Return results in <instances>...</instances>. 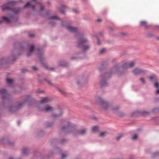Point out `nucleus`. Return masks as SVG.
<instances>
[{
	"label": "nucleus",
	"mask_w": 159,
	"mask_h": 159,
	"mask_svg": "<svg viewBox=\"0 0 159 159\" xmlns=\"http://www.w3.org/2000/svg\"><path fill=\"white\" fill-rule=\"evenodd\" d=\"M87 132V129L84 128L80 130L78 132V134H80L81 135H84Z\"/></svg>",
	"instance_id": "obj_17"
},
{
	"label": "nucleus",
	"mask_w": 159,
	"mask_h": 159,
	"mask_svg": "<svg viewBox=\"0 0 159 159\" xmlns=\"http://www.w3.org/2000/svg\"><path fill=\"white\" fill-rule=\"evenodd\" d=\"M14 45L18 47V50L19 51H23L28 50L29 52L27 54V56L28 57L31 55L34 49V46L33 45H31L30 48L29 49L30 45L28 42H27L16 43L14 44Z\"/></svg>",
	"instance_id": "obj_2"
},
{
	"label": "nucleus",
	"mask_w": 159,
	"mask_h": 159,
	"mask_svg": "<svg viewBox=\"0 0 159 159\" xmlns=\"http://www.w3.org/2000/svg\"><path fill=\"white\" fill-rule=\"evenodd\" d=\"M59 111L61 112V113L59 114H56L55 113H53L52 114V117L54 118H56L61 116L62 114V110L61 109H59Z\"/></svg>",
	"instance_id": "obj_18"
},
{
	"label": "nucleus",
	"mask_w": 159,
	"mask_h": 159,
	"mask_svg": "<svg viewBox=\"0 0 159 159\" xmlns=\"http://www.w3.org/2000/svg\"><path fill=\"white\" fill-rule=\"evenodd\" d=\"M107 132H103L100 133L99 134V136L101 137H103L106 134Z\"/></svg>",
	"instance_id": "obj_37"
},
{
	"label": "nucleus",
	"mask_w": 159,
	"mask_h": 159,
	"mask_svg": "<svg viewBox=\"0 0 159 159\" xmlns=\"http://www.w3.org/2000/svg\"><path fill=\"white\" fill-rule=\"evenodd\" d=\"M44 9V8L43 7L41 6L39 11L40 15L44 17H46L50 14L51 11L49 10H48L44 14H42V11H43Z\"/></svg>",
	"instance_id": "obj_14"
},
{
	"label": "nucleus",
	"mask_w": 159,
	"mask_h": 159,
	"mask_svg": "<svg viewBox=\"0 0 159 159\" xmlns=\"http://www.w3.org/2000/svg\"><path fill=\"white\" fill-rule=\"evenodd\" d=\"M16 54L15 55L12 53V54H11V57H12L11 58L12 59L13 58L14 60H15V59H14V57H16Z\"/></svg>",
	"instance_id": "obj_48"
},
{
	"label": "nucleus",
	"mask_w": 159,
	"mask_h": 159,
	"mask_svg": "<svg viewBox=\"0 0 159 159\" xmlns=\"http://www.w3.org/2000/svg\"><path fill=\"white\" fill-rule=\"evenodd\" d=\"M73 11L75 13H77L78 12V11L77 10L75 9L73 10Z\"/></svg>",
	"instance_id": "obj_56"
},
{
	"label": "nucleus",
	"mask_w": 159,
	"mask_h": 159,
	"mask_svg": "<svg viewBox=\"0 0 159 159\" xmlns=\"http://www.w3.org/2000/svg\"><path fill=\"white\" fill-rule=\"evenodd\" d=\"M140 80L141 81L143 84L145 83V81L144 79L143 78H141L140 79Z\"/></svg>",
	"instance_id": "obj_44"
},
{
	"label": "nucleus",
	"mask_w": 159,
	"mask_h": 159,
	"mask_svg": "<svg viewBox=\"0 0 159 159\" xmlns=\"http://www.w3.org/2000/svg\"><path fill=\"white\" fill-rule=\"evenodd\" d=\"M49 19L51 20H61V18L58 17L57 16H50L49 18Z\"/></svg>",
	"instance_id": "obj_21"
},
{
	"label": "nucleus",
	"mask_w": 159,
	"mask_h": 159,
	"mask_svg": "<svg viewBox=\"0 0 159 159\" xmlns=\"http://www.w3.org/2000/svg\"><path fill=\"white\" fill-rule=\"evenodd\" d=\"M51 101V99L48 98H45L42 99L40 101V102L42 103H47Z\"/></svg>",
	"instance_id": "obj_16"
},
{
	"label": "nucleus",
	"mask_w": 159,
	"mask_h": 159,
	"mask_svg": "<svg viewBox=\"0 0 159 159\" xmlns=\"http://www.w3.org/2000/svg\"><path fill=\"white\" fill-rule=\"evenodd\" d=\"M31 5V3L30 2H28L24 6V8H26L27 7H29Z\"/></svg>",
	"instance_id": "obj_32"
},
{
	"label": "nucleus",
	"mask_w": 159,
	"mask_h": 159,
	"mask_svg": "<svg viewBox=\"0 0 159 159\" xmlns=\"http://www.w3.org/2000/svg\"><path fill=\"white\" fill-rule=\"evenodd\" d=\"M32 10L33 11H34L35 10V7L34 5H33L32 7Z\"/></svg>",
	"instance_id": "obj_53"
},
{
	"label": "nucleus",
	"mask_w": 159,
	"mask_h": 159,
	"mask_svg": "<svg viewBox=\"0 0 159 159\" xmlns=\"http://www.w3.org/2000/svg\"><path fill=\"white\" fill-rule=\"evenodd\" d=\"M128 62L124 63L123 65L119 66L118 65H116L113 67L111 70L109 72H106L104 75V78H107L110 77L111 74L113 73H118L119 75H122L124 74V72H120V70L124 69L129 68Z\"/></svg>",
	"instance_id": "obj_1"
},
{
	"label": "nucleus",
	"mask_w": 159,
	"mask_h": 159,
	"mask_svg": "<svg viewBox=\"0 0 159 159\" xmlns=\"http://www.w3.org/2000/svg\"><path fill=\"white\" fill-rule=\"evenodd\" d=\"M75 128L69 121L67 122L64 125H63L61 129V131L65 133H68L74 131Z\"/></svg>",
	"instance_id": "obj_6"
},
{
	"label": "nucleus",
	"mask_w": 159,
	"mask_h": 159,
	"mask_svg": "<svg viewBox=\"0 0 159 159\" xmlns=\"http://www.w3.org/2000/svg\"><path fill=\"white\" fill-rule=\"evenodd\" d=\"M88 41L87 39L82 36L79 37L78 38L77 47L81 48L84 52L87 51L90 49V47L89 44H85Z\"/></svg>",
	"instance_id": "obj_5"
},
{
	"label": "nucleus",
	"mask_w": 159,
	"mask_h": 159,
	"mask_svg": "<svg viewBox=\"0 0 159 159\" xmlns=\"http://www.w3.org/2000/svg\"><path fill=\"white\" fill-rule=\"evenodd\" d=\"M6 140V139L4 138L0 139V144H2L4 143Z\"/></svg>",
	"instance_id": "obj_29"
},
{
	"label": "nucleus",
	"mask_w": 159,
	"mask_h": 159,
	"mask_svg": "<svg viewBox=\"0 0 159 159\" xmlns=\"http://www.w3.org/2000/svg\"><path fill=\"white\" fill-rule=\"evenodd\" d=\"M61 12L62 14H65V11L63 10H61Z\"/></svg>",
	"instance_id": "obj_54"
},
{
	"label": "nucleus",
	"mask_w": 159,
	"mask_h": 159,
	"mask_svg": "<svg viewBox=\"0 0 159 159\" xmlns=\"http://www.w3.org/2000/svg\"><path fill=\"white\" fill-rule=\"evenodd\" d=\"M109 29H110V31H113L114 30V29L113 28L111 27H109Z\"/></svg>",
	"instance_id": "obj_52"
},
{
	"label": "nucleus",
	"mask_w": 159,
	"mask_h": 159,
	"mask_svg": "<svg viewBox=\"0 0 159 159\" xmlns=\"http://www.w3.org/2000/svg\"><path fill=\"white\" fill-rule=\"evenodd\" d=\"M97 21H98V22H100L101 21V20L99 19H97Z\"/></svg>",
	"instance_id": "obj_60"
},
{
	"label": "nucleus",
	"mask_w": 159,
	"mask_h": 159,
	"mask_svg": "<svg viewBox=\"0 0 159 159\" xmlns=\"http://www.w3.org/2000/svg\"><path fill=\"white\" fill-rule=\"evenodd\" d=\"M156 94H159V89H157L156 91Z\"/></svg>",
	"instance_id": "obj_55"
},
{
	"label": "nucleus",
	"mask_w": 159,
	"mask_h": 159,
	"mask_svg": "<svg viewBox=\"0 0 159 159\" xmlns=\"http://www.w3.org/2000/svg\"><path fill=\"white\" fill-rule=\"evenodd\" d=\"M59 65L60 66H65L67 65V64L65 62L60 61L59 62Z\"/></svg>",
	"instance_id": "obj_31"
},
{
	"label": "nucleus",
	"mask_w": 159,
	"mask_h": 159,
	"mask_svg": "<svg viewBox=\"0 0 159 159\" xmlns=\"http://www.w3.org/2000/svg\"><path fill=\"white\" fill-rule=\"evenodd\" d=\"M9 159H14L13 157H11L9 158Z\"/></svg>",
	"instance_id": "obj_64"
},
{
	"label": "nucleus",
	"mask_w": 159,
	"mask_h": 159,
	"mask_svg": "<svg viewBox=\"0 0 159 159\" xmlns=\"http://www.w3.org/2000/svg\"><path fill=\"white\" fill-rule=\"evenodd\" d=\"M37 55L39 58V61L43 66L46 69H48L50 70L53 71L54 70V68L52 67L48 68V65L43 63V61L45 60V58L43 55V52L39 49H37Z\"/></svg>",
	"instance_id": "obj_7"
},
{
	"label": "nucleus",
	"mask_w": 159,
	"mask_h": 159,
	"mask_svg": "<svg viewBox=\"0 0 159 159\" xmlns=\"http://www.w3.org/2000/svg\"><path fill=\"white\" fill-rule=\"evenodd\" d=\"M17 2V1H8L2 6V9L3 11L7 10L8 13L12 12L14 14H16L19 13L20 11V9L19 8H12L10 7L15 6Z\"/></svg>",
	"instance_id": "obj_3"
},
{
	"label": "nucleus",
	"mask_w": 159,
	"mask_h": 159,
	"mask_svg": "<svg viewBox=\"0 0 159 159\" xmlns=\"http://www.w3.org/2000/svg\"><path fill=\"white\" fill-rule=\"evenodd\" d=\"M4 62V59L2 58L0 60V64H2Z\"/></svg>",
	"instance_id": "obj_43"
},
{
	"label": "nucleus",
	"mask_w": 159,
	"mask_h": 159,
	"mask_svg": "<svg viewBox=\"0 0 159 159\" xmlns=\"http://www.w3.org/2000/svg\"><path fill=\"white\" fill-rule=\"evenodd\" d=\"M9 143L10 145H13L14 144V143Z\"/></svg>",
	"instance_id": "obj_62"
},
{
	"label": "nucleus",
	"mask_w": 159,
	"mask_h": 159,
	"mask_svg": "<svg viewBox=\"0 0 159 159\" xmlns=\"http://www.w3.org/2000/svg\"><path fill=\"white\" fill-rule=\"evenodd\" d=\"M94 37L97 39V43L98 45H100V44H101V43H100V41L99 39L96 36H95Z\"/></svg>",
	"instance_id": "obj_38"
},
{
	"label": "nucleus",
	"mask_w": 159,
	"mask_h": 159,
	"mask_svg": "<svg viewBox=\"0 0 159 159\" xmlns=\"http://www.w3.org/2000/svg\"><path fill=\"white\" fill-rule=\"evenodd\" d=\"M67 141V140L66 139H63L61 141V143L63 144Z\"/></svg>",
	"instance_id": "obj_36"
},
{
	"label": "nucleus",
	"mask_w": 159,
	"mask_h": 159,
	"mask_svg": "<svg viewBox=\"0 0 159 159\" xmlns=\"http://www.w3.org/2000/svg\"><path fill=\"white\" fill-rule=\"evenodd\" d=\"M27 71V70L25 69H21V72L22 73H25Z\"/></svg>",
	"instance_id": "obj_46"
},
{
	"label": "nucleus",
	"mask_w": 159,
	"mask_h": 159,
	"mask_svg": "<svg viewBox=\"0 0 159 159\" xmlns=\"http://www.w3.org/2000/svg\"><path fill=\"white\" fill-rule=\"evenodd\" d=\"M150 114V112L145 111H143L140 113L141 115L143 116H146Z\"/></svg>",
	"instance_id": "obj_23"
},
{
	"label": "nucleus",
	"mask_w": 159,
	"mask_h": 159,
	"mask_svg": "<svg viewBox=\"0 0 159 159\" xmlns=\"http://www.w3.org/2000/svg\"><path fill=\"white\" fill-rule=\"evenodd\" d=\"M155 28L157 29H159V25H156L155 26Z\"/></svg>",
	"instance_id": "obj_57"
},
{
	"label": "nucleus",
	"mask_w": 159,
	"mask_h": 159,
	"mask_svg": "<svg viewBox=\"0 0 159 159\" xmlns=\"http://www.w3.org/2000/svg\"><path fill=\"white\" fill-rule=\"evenodd\" d=\"M123 136V134H119L117 137L116 140L118 141L119 140L120 138H122Z\"/></svg>",
	"instance_id": "obj_33"
},
{
	"label": "nucleus",
	"mask_w": 159,
	"mask_h": 159,
	"mask_svg": "<svg viewBox=\"0 0 159 159\" xmlns=\"http://www.w3.org/2000/svg\"><path fill=\"white\" fill-rule=\"evenodd\" d=\"M128 64H129V68L132 67L135 64V63L134 61H132L130 62H128Z\"/></svg>",
	"instance_id": "obj_25"
},
{
	"label": "nucleus",
	"mask_w": 159,
	"mask_h": 159,
	"mask_svg": "<svg viewBox=\"0 0 159 159\" xmlns=\"http://www.w3.org/2000/svg\"><path fill=\"white\" fill-rule=\"evenodd\" d=\"M119 109V107L118 106H116L111 107V109L114 112H116Z\"/></svg>",
	"instance_id": "obj_26"
},
{
	"label": "nucleus",
	"mask_w": 159,
	"mask_h": 159,
	"mask_svg": "<svg viewBox=\"0 0 159 159\" xmlns=\"http://www.w3.org/2000/svg\"><path fill=\"white\" fill-rule=\"evenodd\" d=\"M125 34L124 33H121V35H124Z\"/></svg>",
	"instance_id": "obj_63"
},
{
	"label": "nucleus",
	"mask_w": 159,
	"mask_h": 159,
	"mask_svg": "<svg viewBox=\"0 0 159 159\" xmlns=\"http://www.w3.org/2000/svg\"><path fill=\"white\" fill-rule=\"evenodd\" d=\"M38 109L40 111H42L45 112H48V111H52L53 110V108L51 106H48L45 108H42L40 107H39Z\"/></svg>",
	"instance_id": "obj_13"
},
{
	"label": "nucleus",
	"mask_w": 159,
	"mask_h": 159,
	"mask_svg": "<svg viewBox=\"0 0 159 159\" xmlns=\"http://www.w3.org/2000/svg\"><path fill=\"white\" fill-rule=\"evenodd\" d=\"M124 115V114L123 113H120V116H122Z\"/></svg>",
	"instance_id": "obj_59"
},
{
	"label": "nucleus",
	"mask_w": 159,
	"mask_h": 159,
	"mask_svg": "<svg viewBox=\"0 0 159 159\" xmlns=\"http://www.w3.org/2000/svg\"><path fill=\"white\" fill-rule=\"evenodd\" d=\"M92 130L93 132H96L98 130V127L96 126H93L92 128Z\"/></svg>",
	"instance_id": "obj_24"
},
{
	"label": "nucleus",
	"mask_w": 159,
	"mask_h": 159,
	"mask_svg": "<svg viewBox=\"0 0 159 159\" xmlns=\"http://www.w3.org/2000/svg\"><path fill=\"white\" fill-rule=\"evenodd\" d=\"M8 18L6 16H3L2 17L3 20H0V24L4 21L7 22H9L11 21V20H17L18 19V17L17 16L11 14H8Z\"/></svg>",
	"instance_id": "obj_11"
},
{
	"label": "nucleus",
	"mask_w": 159,
	"mask_h": 159,
	"mask_svg": "<svg viewBox=\"0 0 159 159\" xmlns=\"http://www.w3.org/2000/svg\"><path fill=\"white\" fill-rule=\"evenodd\" d=\"M154 76H150L149 77V79L151 81H153V79H154Z\"/></svg>",
	"instance_id": "obj_47"
},
{
	"label": "nucleus",
	"mask_w": 159,
	"mask_h": 159,
	"mask_svg": "<svg viewBox=\"0 0 159 159\" xmlns=\"http://www.w3.org/2000/svg\"><path fill=\"white\" fill-rule=\"evenodd\" d=\"M132 72L134 75H138L144 74L146 73V70L139 68H135L132 71Z\"/></svg>",
	"instance_id": "obj_12"
},
{
	"label": "nucleus",
	"mask_w": 159,
	"mask_h": 159,
	"mask_svg": "<svg viewBox=\"0 0 159 159\" xmlns=\"http://www.w3.org/2000/svg\"><path fill=\"white\" fill-rule=\"evenodd\" d=\"M34 36V34H29V36L30 37H33Z\"/></svg>",
	"instance_id": "obj_50"
},
{
	"label": "nucleus",
	"mask_w": 159,
	"mask_h": 159,
	"mask_svg": "<svg viewBox=\"0 0 159 159\" xmlns=\"http://www.w3.org/2000/svg\"><path fill=\"white\" fill-rule=\"evenodd\" d=\"M147 36L148 37H151L153 36V35L151 33H148L147 34Z\"/></svg>",
	"instance_id": "obj_41"
},
{
	"label": "nucleus",
	"mask_w": 159,
	"mask_h": 159,
	"mask_svg": "<svg viewBox=\"0 0 159 159\" xmlns=\"http://www.w3.org/2000/svg\"><path fill=\"white\" fill-rule=\"evenodd\" d=\"M32 67L33 69L35 71H36L38 70V68L35 66H33Z\"/></svg>",
	"instance_id": "obj_42"
},
{
	"label": "nucleus",
	"mask_w": 159,
	"mask_h": 159,
	"mask_svg": "<svg viewBox=\"0 0 159 159\" xmlns=\"http://www.w3.org/2000/svg\"><path fill=\"white\" fill-rule=\"evenodd\" d=\"M159 156V152H156L153 153V157Z\"/></svg>",
	"instance_id": "obj_30"
},
{
	"label": "nucleus",
	"mask_w": 159,
	"mask_h": 159,
	"mask_svg": "<svg viewBox=\"0 0 159 159\" xmlns=\"http://www.w3.org/2000/svg\"><path fill=\"white\" fill-rule=\"evenodd\" d=\"M44 80L46 81L48 84L51 85H53V84H52L50 80H49L45 78Z\"/></svg>",
	"instance_id": "obj_28"
},
{
	"label": "nucleus",
	"mask_w": 159,
	"mask_h": 159,
	"mask_svg": "<svg viewBox=\"0 0 159 159\" xmlns=\"http://www.w3.org/2000/svg\"><path fill=\"white\" fill-rule=\"evenodd\" d=\"M67 156V155L65 154H62L61 157V159H64Z\"/></svg>",
	"instance_id": "obj_39"
},
{
	"label": "nucleus",
	"mask_w": 159,
	"mask_h": 159,
	"mask_svg": "<svg viewBox=\"0 0 159 159\" xmlns=\"http://www.w3.org/2000/svg\"><path fill=\"white\" fill-rule=\"evenodd\" d=\"M59 91L62 93L64 94V95H65V94L66 93L65 91H63L61 90H59Z\"/></svg>",
	"instance_id": "obj_51"
},
{
	"label": "nucleus",
	"mask_w": 159,
	"mask_h": 159,
	"mask_svg": "<svg viewBox=\"0 0 159 159\" xmlns=\"http://www.w3.org/2000/svg\"><path fill=\"white\" fill-rule=\"evenodd\" d=\"M62 7L64 8H65L66 7V6L64 5H62Z\"/></svg>",
	"instance_id": "obj_61"
},
{
	"label": "nucleus",
	"mask_w": 159,
	"mask_h": 159,
	"mask_svg": "<svg viewBox=\"0 0 159 159\" xmlns=\"http://www.w3.org/2000/svg\"><path fill=\"white\" fill-rule=\"evenodd\" d=\"M95 99L96 102L101 105L104 110H107L108 109L110 105L107 101L99 96L96 97Z\"/></svg>",
	"instance_id": "obj_9"
},
{
	"label": "nucleus",
	"mask_w": 159,
	"mask_h": 159,
	"mask_svg": "<svg viewBox=\"0 0 159 159\" xmlns=\"http://www.w3.org/2000/svg\"><path fill=\"white\" fill-rule=\"evenodd\" d=\"M107 83L106 80H103L101 83L100 85L102 87H103L107 86Z\"/></svg>",
	"instance_id": "obj_20"
},
{
	"label": "nucleus",
	"mask_w": 159,
	"mask_h": 159,
	"mask_svg": "<svg viewBox=\"0 0 159 159\" xmlns=\"http://www.w3.org/2000/svg\"><path fill=\"white\" fill-rule=\"evenodd\" d=\"M33 100L30 96L27 95L26 98L24 99L22 102H19L16 106H10L9 107L10 111L12 112H15L21 108L25 103H30L32 102Z\"/></svg>",
	"instance_id": "obj_4"
},
{
	"label": "nucleus",
	"mask_w": 159,
	"mask_h": 159,
	"mask_svg": "<svg viewBox=\"0 0 159 159\" xmlns=\"http://www.w3.org/2000/svg\"><path fill=\"white\" fill-rule=\"evenodd\" d=\"M49 24L52 26H54L56 25V22L53 21H51L49 22Z\"/></svg>",
	"instance_id": "obj_34"
},
{
	"label": "nucleus",
	"mask_w": 159,
	"mask_h": 159,
	"mask_svg": "<svg viewBox=\"0 0 159 159\" xmlns=\"http://www.w3.org/2000/svg\"><path fill=\"white\" fill-rule=\"evenodd\" d=\"M77 58L75 57H71V59L72 60H74L75 59H76Z\"/></svg>",
	"instance_id": "obj_58"
},
{
	"label": "nucleus",
	"mask_w": 159,
	"mask_h": 159,
	"mask_svg": "<svg viewBox=\"0 0 159 159\" xmlns=\"http://www.w3.org/2000/svg\"><path fill=\"white\" fill-rule=\"evenodd\" d=\"M54 123L53 122H48L46 123L45 126L47 128L52 127Z\"/></svg>",
	"instance_id": "obj_22"
},
{
	"label": "nucleus",
	"mask_w": 159,
	"mask_h": 159,
	"mask_svg": "<svg viewBox=\"0 0 159 159\" xmlns=\"http://www.w3.org/2000/svg\"><path fill=\"white\" fill-rule=\"evenodd\" d=\"M138 138L137 134H135L131 137V139L133 140H136Z\"/></svg>",
	"instance_id": "obj_35"
},
{
	"label": "nucleus",
	"mask_w": 159,
	"mask_h": 159,
	"mask_svg": "<svg viewBox=\"0 0 159 159\" xmlns=\"http://www.w3.org/2000/svg\"><path fill=\"white\" fill-rule=\"evenodd\" d=\"M154 86L156 88L158 89L159 88V84L158 82H156Z\"/></svg>",
	"instance_id": "obj_40"
},
{
	"label": "nucleus",
	"mask_w": 159,
	"mask_h": 159,
	"mask_svg": "<svg viewBox=\"0 0 159 159\" xmlns=\"http://www.w3.org/2000/svg\"><path fill=\"white\" fill-rule=\"evenodd\" d=\"M61 26L65 27L70 32L76 33L78 32L77 28L72 26L70 22L66 21H62L61 23Z\"/></svg>",
	"instance_id": "obj_8"
},
{
	"label": "nucleus",
	"mask_w": 159,
	"mask_h": 159,
	"mask_svg": "<svg viewBox=\"0 0 159 159\" xmlns=\"http://www.w3.org/2000/svg\"><path fill=\"white\" fill-rule=\"evenodd\" d=\"M29 152V150L27 148H25L23 149L22 151V155L25 156L27 155Z\"/></svg>",
	"instance_id": "obj_19"
},
{
	"label": "nucleus",
	"mask_w": 159,
	"mask_h": 159,
	"mask_svg": "<svg viewBox=\"0 0 159 159\" xmlns=\"http://www.w3.org/2000/svg\"><path fill=\"white\" fill-rule=\"evenodd\" d=\"M105 51L106 50L105 49H102L100 51V52L101 54H102L105 52Z\"/></svg>",
	"instance_id": "obj_45"
},
{
	"label": "nucleus",
	"mask_w": 159,
	"mask_h": 159,
	"mask_svg": "<svg viewBox=\"0 0 159 159\" xmlns=\"http://www.w3.org/2000/svg\"><path fill=\"white\" fill-rule=\"evenodd\" d=\"M0 95L3 102H8L11 99L10 94L5 89H0Z\"/></svg>",
	"instance_id": "obj_10"
},
{
	"label": "nucleus",
	"mask_w": 159,
	"mask_h": 159,
	"mask_svg": "<svg viewBox=\"0 0 159 159\" xmlns=\"http://www.w3.org/2000/svg\"><path fill=\"white\" fill-rule=\"evenodd\" d=\"M140 25L145 29L148 28L149 26L145 21H142L140 22Z\"/></svg>",
	"instance_id": "obj_15"
},
{
	"label": "nucleus",
	"mask_w": 159,
	"mask_h": 159,
	"mask_svg": "<svg viewBox=\"0 0 159 159\" xmlns=\"http://www.w3.org/2000/svg\"><path fill=\"white\" fill-rule=\"evenodd\" d=\"M43 92V90H38L36 92L38 93H42Z\"/></svg>",
	"instance_id": "obj_49"
},
{
	"label": "nucleus",
	"mask_w": 159,
	"mask_h": 159,
	"mask_svg": "<svg viewBox=\"0 0 159 159\" xmlns=\"http://www.w3.org/2000/svg\"><path fill=\"white\" fill-rule=\"evenodd\" d=\"M13 80L12 79H9L8 78L7 79V82L8 84H12Z\"/></svg>",
	"instance_id": "obj_27"
}]
</instances>
